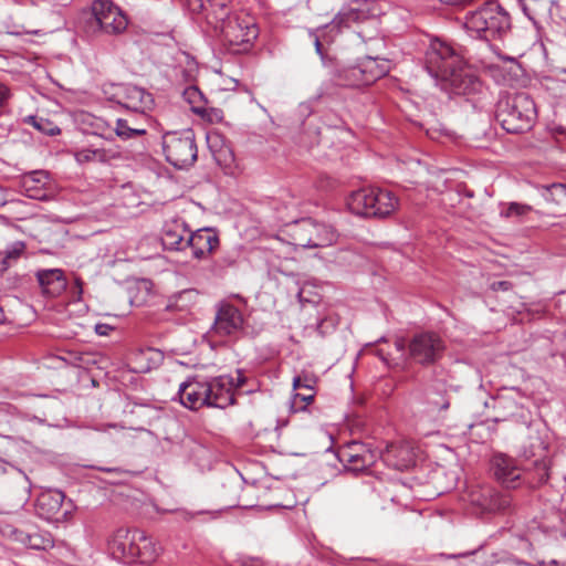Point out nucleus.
<instances>
[{
  "instance_id": "obj_49",
  "label": "nucleus",
  "mask_w": 566,
  "mask_h": 566,
  "mask_svg": "<svg viewBox=\"0 0 566 566\" xmlns=\"http://www.w3.org/2000/svg\"><path fill=\"white\" fill-rule=\"evenodd\" d=\"M113 328L107 325V324H97L95 326V332L101 335V336H105V335H108V332L112 331Z\"/></svg>"
},
{
  "instance_id": "obj_59",
  "label": "nucleus",
  "mask_w": 566,
  "mask_h": 566,
  "mask_svg": "<svg viewBox=\"0 0 566 566\" xmlns=\"http://www.w3.org/2000/svg\"><path fill=\"white\" fill-rule=\"evenodd\" d=\"M335 566H343V564L342 563H337V564H335Z\"/></svg>"
},
{
  "instance_id": "obj_26",
  "label": "nucleus",
  "mask_w": 566,
  "mask_h": 566,
  "mask_svg": "<svg viewBox=\"0 0 566 566\" xmlns=\"http://www.w3.org/2000/svg\"><path fill=\"white\" fill-rule=\"evenodd\" d=\"M115 151L105 148H82L75 153V160L83 165L87 163H102L106 164L109 160L116 158Z\"/></svg>"
},
{
  "instance_id": "obj_40",
  "label": "nucleus",
  "mask_w": 566,
  "mask_h": 566,
  "mask_svg": "<svg viewBox=\"0 0 566 566\" xmlns=\"http://www.w3.org/2000/svg\"><path fill=\"white\" fill-rule=\"evenodd\" d=\"M314 391H310L308 394H295L293 399V406H297L298 401L303 402V406L297 407L300 410H304L307 405H310L314 400Z\"/></svg>"
},
{
  "instance_id": "obj_34",
  "label": "nucleus",
  "mask_w": 566,
  "mask_h": 566,
  "mask_svg": "<svg viewBox=\"0 0 566 566\" xmlns=\"http://www.w3.org/2000/svg\"><path fill=\"white\" fill-rule=\"evenodd\" d=\"M398 454L403 455L402 460H401V462H397L394 465L400 470L408 468L410 465V463L412 462L409 450L405 447H398L396 444H390L387 447L386 454H385L387 457V460H389L390 455H398Z\"/></svg>"
},
{
  "instance_id": "obj_20",
  "label": "nucleus",
  "mask_w": 566,
  "mask_h": 566,
  "mask_svg": "<svg viewBox=\"0 0 566 566\" xmlns=\"http://www.w3.org/2000/svg\"><path fill=\"white\" fill-rule=\"evenodd\" d=\"M36 277L43 293L50 297L61 295L67 285L64 273L60 269L40 270Z\"/></svg>"
},
{
  "instance_id": "obj_1",
  "label": "nucleus",
  "mask_w": 566,
  "mask_h": 566,
  "mask_svg": "<svg viewBox=\"0 0 566 566\" xmlns=\"http://www.w3.org/2000/svg\"><path fill=\"white\" fill-rule=\"evenodd\" d=\"M424 67L448 94L472 96L482 93L483 83L450 44L433 40L424 53Z\"/></svg>"
},
{
  "instance_id": "obj_29",
  "label": "nucleus",
  "mask_w": 566,
  "mask_h": 566,
  "mask_svg": "<svg viewBox=\"0 0 566 566\" xmlns=\"http://www.w3.org/2000/svg\"><path fill=\"white\" fill-rule=\"evenodd\" d=\"M549 469L551 461L545 454L534 460L531 467L525 469L532 475L530 483L533 486L546 483L549 479Z\"/></svg>"
},
{
  "instance_id": "obj_8",
  "label": "nucleus",
  "mask_w": 566,
  "mask_h": 566,
  "mask_svg": "<svg viewBox=\"0 0 566 566\" xmlns=\"http://www.w3.org/2000/svg\"><path fill=\"white\" fill-rule=\"evenodd\" d=\"M224 42L235 53L247 52L256 40L259 29L253 17L235 12L218 25Z\"/></svg>"
},
{
  "instance_id": "obj_48",
  "label": "nucleus",
  "mask_w": 566,
  "mask_h": 566,
  "mask_svg": "<svg viewBox=\"0 0 566 566\" xmlns=\"http://www.w3.org/2000/svg\"><path fill=\"white\" fill-rule=\"evenodd\" d=\"M375 355L380 358L381 361H384L387 366L390 365V354L389 352H386L384 348H376Z\"/></svg>"
},
{
  "instance_id": "obj_15",
  "label": "nucleus",
  "mask_w": 566,
  "mask_h": 566,
  "mask_svg": "<svg viewBox=\"0 0 566 566\" xmlns=\"http://www.w3.org/2000/svg\"><path fill=\"white\" fill-rule=\"evenodd\" d=\"M136 528L118 527L107 541V547L116 559L132 562L136 545Z\"/></svg>"
},
{
  "instance_id": "obj_44",
  "label": "nucleus",
  "mask_w": 566,
  "mask_h": 566,
  "mask_svg": "<svg viewBox=\"0 0 566 566\" xmlns=\"http://www.w3.org/2000/svg\"><path fill=\"white\" fill-rule=\"evenodd\" d=\"M11 95L10 88L0 83V107H2Z\"/></svg>"
},
{
  "instance_id": "obj_4",
  "label": "nucleus",
  "mask_w": 566,
  "mask_h": 566,
  "mask_svg": "<svg viewBox=\"0 0 566 566\" xmlns=\"http://www.w3.org/2000/svg\"><path fill=\"white\" fill-rule=\"evenodd\" d=\"M495 117L507 133L521 134L533 127L537 111L527 92L506 93L497 101Z\"/></svg>"
},
{
  "instance_id": "obj_27",
  "label": "nucleus",
  "mask_w": 566,
  "mask_h": 566,
  "mask_svg": "<svg viewBox=\"0 0 566 566\" xmlns=\"http://www.w3.org/2000/svg\"><path fill=\"white\" fill-rule=\"evenodd\" d=\"M472 503L476 504L484 511H496L505 509L510 501L506 497H499L493 494L491 489H485L480 495L473 493L471 495Z\"/></svg>"
},
{
  "instance_id": "obj_31",
  "label": "nucleus",
  "mask_w": 566,
  "mask_h": 566,
  "mask_svg": "<svg viewBox=\"0 0 566 566\" xmlns=\"http://www.w3.org/2000/svg\"><path fill=\"white\" fill-rule=\"evenodd\" d=\"M146 133L147 129L145 127L130 125L128 118H117L116 120L115 135L123 140L143 136Z\"/></svg>"
},
{
  "instance_id": "obj_36",
  "label": "nucleus",
  "mask_w": 566,
  "mask_h": 566,
  "mask_svg": "<svg viewBox=\"0 0 566 566\" xmlns=\"http://www.w3.org/2000/svg\"><path fill=\"white\" fill-rule=\"evenodd\" d=\"M202 109L203 112L197 113V115L210 123H218L223 118V112L220 108L209 106L208 103Z\"/></svg>"
},
{
  "instance_id": "obj_38",
  "label": "nucleus",
  "mask_w": 566,
  "mask_h": 566,
  "mask_svg": "<svg viewBox=\"0 0 566 566\" xmlns=\"http://www.w3.org/2000/svg\"><path fill=\"white\" fill-rule=\"evenodd\" d=\"M373 449H370L369 447H367L365 443L363 442H358V441H353L350 443H348L342 451H340V459L342 458H346L348 457L349 452L350 454H361L364 452H367V451H371Z\"/></svg>"
},
{
  "instance_id": "obj_37",
  "label": "nucleus",
  "mask_w": 566,
  "mask_h": 566,
  "mask_svg": "<svg viewBox=\"0 0 566 566\" xmlns=\"http://www.w3.org/2000/svg\"><path fill=\"white\" fill-rule=\"evenodd\" d=\"M221 377H226L228 379H230L231 381V385H230V388H229V394L232 396V398L235 400V397H234V391L238 390V389H242L247 382V377L244 376V374L242 373V370H237V374H235V377L233 376H227V375H222Z\"/></svg>"
},
{
  "instance_id": "obj_51",
  "label": "nucleus",
  "mask_w": 566,
  "mask_h": 566,
  "mask_svg": "<svg viewBox=\"0 0 566 566\" xmlns=\"http://www.w3.org/2000/svg\"><path fill=\"white\" fill-rule=\"evenodd\" d=\"M326 325H328V326H331L332 328H334V327H335V325H336V321H335L334 318H326V319H323V321L318 324V329H319V332H321V333H325V332L323 331V328H324Z\"/></svg>"
},
{
  "instance_id": "obj_46",
  "label": "nucleus",
  "mask_w": 566,
  "mask_h": 566,
  "mask_svg": "<svg viewBox=\"0 0 566 566\" xmlns=\"http://www.w3.org/2000/svg\"><path fill=\"white\" fill-rule=\"evenodd\" d=\"M73 294L77 301L81 300L83 294V282L80 277L75 279L74 286H73Z\"/></svg>"
},
{
  "instance_id": "obj_2",
  "label": "nucleus",
  "mask_w": 566,
  "mask_h": 566,
  "mask_svg": "<svg viewBox=\"0 0 566 566\" xmlns=\"http://www.w3.org/2000/svg\"><path fill=\"white\" fill-rule=\"evenodd\" d=\"M231 380L226 377H189L180 384L178 396L180 403L190 410L202 407L224 409L234 405L229 394Z\"/></svg>"
},
{
  "instance_id": "obj_6",
  "label": "nucleus",
  "mask_w": 566,
  "mask_h": 566,
  "mask_svg": "<svg viewBox=\"0 0 566 566\" xmlns=\"http://www.w3.org/2000/svg\"><path fill=\"white\" fill-rule=\"evenodd\" d=\"M287 234L292 244L304 249L331 247L338 239V233L333 226L312 218L294 220L289 224Z\"/></svg>"
},
{
  "instance_id": "obj_17",
  "label": "nucleus",
  "mask_w": 566,
  "mask_h": 566,
  "mask_svg": "<svg viewBox=\"0 0 566 566\" xmlns=\"http://www.w3.org/2000/svg\"><path fill=\"white\" fill-rule=\"evenodd\" d=\"M219 245V237L213 229L202 228L189 232L187 248H190L196 259H203Z\"/></svg>"
},
{
  "instance_id": "obj_35",
  "label": "nucleus",
  "mask_w": 566,
  "mask_h": 566,
  "mask_svg": "<svg viewBox=\"0 0 566 566\" xmlns=\"http://www.w3.org/2000/svg\"><path fill=\"white\" fill-rule=\"evenodd\" d=\"M532 207L524 203L511 202L505 209L501 210V216L505 218L522 217L528 213Z\"/></svg>"
},
{
  "instance_id": "obj_33",
  "label": "nucleus",
  "mask_w": 566,
  "mask_h": 566,
  "mask_svg": "<svg viewBox=\"0 0 566 566\" xmlns=\"http://www.w3.org/2000/svg\"><path fill=\"white\" fill-rule=\"evenodd\" d=\"M182 97L190 105L195 114L203 112L202 107L207 104V99L197 86L186 87L182 92Z\"/></svg>"
},
{
  "instance_id": "obj_16",
  "label": "nucleus",
  "mask_w": 566,
  "mask_h": 566,
  "mask_svg": "<svg viewBox=\"0 0 566 566\" xmlns=\"http://www.w3.org/2000/svg\"><path fill=\"white\" fill-rule=\"evenodd\" d=\"M190 229L182 219H172L165 222L161 231V243L166 250L184 251Z\"/></svg>"
},
{
  "instance_id": "obj_11",
  "label": "nucleus",
  "mask_w": 566,
  "mask_h": 566,
  "mask_svg": "<svg viewBox=\"0 0 566 566\" xmlns=\"http://www.w3.org/2000/svg\"><path fill=\"white\" fill-rule=\"evenodd\" d=\"M491 471L494 479L506 489H515L521 484L522 469L516 464L515 459L504 453L492 457Z\"/></svg>"
},
{
  "instance_id": "obj_53",
  "label": "nucleus",
  "mask_w": 566,
  "mask_h": 566,
  "mask_svg": "<svg viewBox=\"0 0 566 566\" xmlns=\"http://www.w3.org/2000/svg\"><path fill=\"white\" fill-rule=\"evenodd\" d=\"M192 295H193V291H192V290H185V291H182V292L178 293V294L176 295V298H177V301H178L179 298L190 297V296H192Z\"/></svg>"
},
{
  "instance_id": "obj_56",
  "label": "nucleus",
  "mask_w": 566,
  "mask_h": 566,
  "mask_svg": "<svg viewBox=\"0 0 566 566\" xmlns=\"http://www.w3.org/2000/svg\"><path fill=\"white\" fill-rule=\"evenodd\" d=\"M552 188H554V189H562V185H552Z\"/></svg>"
},
{
  "instance_id": "obj_25",
  "label": "nucleus",
  "mask_w": 566,
  "mask_h": 566,
  "mask_svg": "<svg viewBox=\"0 0 566 566\" xmlns=\"http://www.w3.org/2000/svg\"><path fill=\"white\" fill-rule=\"evenodd\" d=\"M14 539L27 547L38 551H45L54 546L53 538L50 533H25L23 531L14 532Z\"/></svg>"
},
{
  "instance_id": "obj_13",
  "label": "nucleus",
  "mask_w": 566,
  "mask_h": 566,
  "mask_svg": "<svg viewBox=\"0 0 566 566\" xmlns=\"http://www.w3.org/2000/svg\"><path fill=\"white\" fill-rule=\"evenodd\" d=\"M116 102L123 107L140 114H146L154 107L153 94L136 85H120Z\"/></svg>"
},
{
  "instance_id": "obj_5",
  "label": "nucleus",
  "mask_w": 566,
  "mask_h": 566,
  "mask_svg": "<svg viewBox=\"0 0 566 566\" xmlns=\"http://www.w3.org/2000/svg\"><path fill=\"white\" fill-rule=\"evenodd\" d=\"M399 200L387 189L369 187L358 189L347 199L348 209L357 216L386 218L398 208Z\"/></svg>"
},
{
  "instance_id": "obj_47",
  "label": "nucleus",
  "mask_w": 566,
  "mask_h": 566,
  "mask_svg": "<svg viewBox=\"0 0 566 566\" xmlns=\"http://www.w3.org/2000/svg\"><path fill=\"white\" fill-rule=\"evenodd\" d=\"M440 1L446 4L465 7V6L473 4V3L478 2L479 0H440Z\"/></svg>"
},
{
  "instance_id": "obj_30",
  "label": "nucleus",
  "mask_w": 566,
  "mask_h": 566,
  "mask_svg": "<svg viewBox=\"0 0 566 566\" xmlns=\"http://www.w3.org/2000/svg\"><path fill=\"white\" fill-rule=\"evenodd\" d=\"M25 244L22 241H15L7 247L4 251L0 250V273H4L24 252Z\"/></svg>"
},
{
  "instance_id": "obj_14",
  "label": "nucleus",
  "mask_w": 566,
  "mask_h": 566,
  "mask_svg": "<svg viewBox=\"0 0 566 566\" xmlns=\"http://www.w3.org/2000/svg\"><path fill=\"white\" fill-rule=\"evenodd\" d=\"M368 2L361 0H355L350 6L343 8L333 21L325 25L322 31L326 30L340 32L345 28H349L353 23L363 22L368 18Z\"/></svg>"
},
{
  "instance_id": "obj_58",
  "label": "nucleus",
  "mask_w": 566,
  "mask_h": 566,
  "mask_svg": "<svg viewBox=\"0 0 566 566\" xmlns=\"http://www.w3.org/2000/svg\"><path fill=\"white\" fill-rule=\"evenodd\" d=\"M541 449H542V451L544 452V451H545V449H546V447H544V446H542V444H541Z\"/></svg>"
},
{
  "instance_id": "obj_57",
  "label": "nucleus",
  "mask_w": 566,
  "mask_h": 566,
  "mask_svg": "<svg viewBox=\"0 0 566 566\" xmlns=\"http://www.w3.org/2000/svg\"><path fill=\"white\" fill-rule=\"evenodd\" d=\"M185 305H186V304H181V305H179V303H176V306H178V307H182V306H185Z\"/></svg>"
},
{
  "instance_id": "obj_22",
  "label": "nucleus",
  "mask_w": 566,
  "mask_h": 566,
  "mask_svg": "<svg viewBox=\"0 0 566 566\" xmlns=\"http://www.w3.org/2000/svg\"><path fill=\"white\" fill-rule=\"evenodd\" d=\"M49 174L44 170H35L27 174L22 180L25 195L34 200L45 201L49 199L45 186L49 184Z\"/></svg>"
},
{
  "instance_id": "obj_39",
  "label": "nucleus",
  "mask_w": 566,
  "mask_h": 566,
  "mask_svg": "<svg viewBox=\"0 0 566 566\" xmlns=\"http://www.w3.org/2000/svg\"><path fill=\"white\" fill-rule=\"evenodd\" d=\"M235 263H237L235 256L231 253H228V254L222 255L221 258L216 260L214 268L224 270V269L234 266Z\"/></svg>"
},
{
  "instance_id": "obj_50",
  "label": "nucleus",
  "mask_w": 566,
  "mask_h": 566,
  "mask_svg": "<svg viewBox=\"0 0 566 566\" xmlns=\"http://www.w3.org/2000/svg\"><path fill=\"white\" fill-rule=\"evenodd\" d=\"M511 283L507 282V281H499V282H494L492 284V289L493 290H503V291H507L510 287H511Z\"/></svg>"
},
{
  "instance_id": "obj_28",
  "label": "nucleus",
  "mask_w": 566,
  "mask_h": 566,
  "mask_svg": "<svg viewBox=\"0 0 566 566\" xmlns=\"http://www.w3.org/2000/svg\"><path fill=\"white\" fill-rule=\"evenodd\" d=\"M379 455L380 453L377 450H371L364 452L359 455L349 453L348 457L342 458L340 461L346 463L347 470L354 472H361L370 468L376 462Z\"/></svg>"
},
{
  "instance_id": "obj_18",
  "label": "nucleus",
  "mask_w": 566,
  "mask_h": 566,
  "mask_svg": "<svg viewBox=\"0 0 566 566\" xmlns=\"http://www.w3.org/2000/svg\"><path fill=\"white\" fill-rule=\"evenodd\" d=\"M78 128L87 135L99 136L105 139H113V129L107 120L87 112L76 115Z\"/></svg>"
},
{
  "instance_id": "obj_43",
  "label": "nucleus",
  "mask_w": 566,
  "mask_h": 566,
  "mask_svg": "<svg viewBox=\"0 0 566 566\" xmlns=\"http://www.w3.org/2000/svg\"><path fill=\"white\" fill-rule=\"evenodd\" d=\"M239 566H264V564L256 557H243L239 560Z\"/></svg>"
},
{
  "instance_id": "obj_55",
  "label": "nucleus",
  "mask_w": 566,
  "mask_h": 566,
  "mask_svg": "<svg viewBox=\"0 0 566 566\" xmlns=\"http://www.w3.org/2000/svg\"><path fill=\"white\" fill-rule=\"evenodd\" d=\"M101 470L104 472H113L114 471V469H108V468H102Z\"/></svg>"
},
{
  "instance_id": "obj_12",
  "label": "nucleus",
  "mask_w": 566,
  "mask_h": 566,
  "mask_svg": "<svg viewBox=\"0 0 566 566\" xmlns=\"http://www.w3.org/2000/svg\"><path fill=\"white\" fill-rule=\"evenodd\" d=\"M243 323V315L238 307L230 303H221L212 329L218 336H237L242 332Z\"/></svg>"
},
{
  "instance_id": "obj_41",
  "label": "nucleus",
  "mask_w": 566,
  "mask_h": 566,
  "mask_svg": "<svg viewBox=\"0 0 566 566\" xmlns=\"http://www.w3.org/2000/svg\"><path fill=\"white\" fill-rule=\"evenodd\" d=\"M314 45H315L316 53L321 56L324 66L327 69L331 65V63H333V62L325 57L324 52H323V44L319 40V36L316 34H314Z\"/></svg>"
},
{
  "instance_id": "obj_9",
  "label": "nucleus",
  "mask_w": 566,
  "mask_h": 566,
  "mask_svg": "<svg viewBox=\"0 0 566 566\" xmlns=\"http://www.w3.org/2000/svg\"><path fill=\"white\" fill-rule=\"evenodd\" d=\"M163 150L166 160L174 167L184 169L192 166L198 156L195 132L184 129L166 133L163 136Z\"/></svg>"
},
{
  "instance_id": "obj_54",
  "label": "nucleus",
  "mask_w": 566,
  "mask_h": 566,
  "mask_svg": "<svg viewBox=\"0 0 566 566\" xmlns=\"http://www.w3.org/2000/svg\"><path fill=\"white\" fill-rule=\"evenodd\" d=\"M303 384H311L314 387L315 380L306 376L303 379Z\"/></svg>"
},
{
  "instance_id": "obj_45",
  "label": "nucleus",
  "mask_w": 566,
  "mask_h": 566,
  "mask_svg": "<svg viewBox=\"0 0 566 566\" xmlns=\"http://www.w3.org/2000/svg\"><path fill=\"white\" fill-rule=\"evenodd\" d=\"M293 388L294 389H306L308 391L313 390V386L311 384H303V379L301 376H296L293 379Z\"/></svg>"
},
{
  "instance_id": "obj_23",
  "label": "nucleus",
  "mask_w": 566,
  "mask_h": 566,
  "mask_svg": "<svg viewBox=\"0 0 566 566\" xmlns=\"http://www.w3.org/2000/svg\"><path fill=\"white\" fill-rule=\"evenodd\" d=\"M135 536L136 545L132 562L138 560L140 564L155 562L160 554V547L140 530H135Z\"/></svg>"
},
{
  "instance_id": "obj_10",
  "label": "nucleus",
  "mask_w": 566,
  "mask_h": 566,
  "mask_svg": "<svg viewBox=\"0 0 566 566\" xmlns=\"http://www.w3.org/2000/svg\"><path fill=\"white\" fill-rule=\"evenodd\" d=\"M92 13L99 30L106 34H120L127 25L126 14L112 0H94Z\"/></svg>"
},
{
  "instance_id": "obj_52",
  "label": "nucleus",
  "mask_w": 566,
  "mask_h": 566,
  "mask_svg": "<svg viewBox=\"0 0 566 566\" xmlns=\"http://www.w3.org/2000/svg\"><path fill=\"white\" fill-rule=\"evenodd\" d=\"M506 405H513V406H515V403H514L513 401L507 400V399H505V398H499V399L496 400V407H497V408H505V407H506Z\"/></svg>"
},
{
  "instance_id": "obj_21",
  "label": "nucleus",
  "mask_w": 566,
  "mask_h": 566,
  "mask_svg": "<svg viewBox=\"0 0 566 566\" xmlns=\"http://www.w3.org/2000/svg\"><path fill=\"white\" fill-rule=\"evenodd\" d=\"M200 9L205 13L207 22L218 29V25L234 12L231 8V0H199Z\"/></svg>"
},
{
  "instance_id": "obj_42",
  "label": "nucleus",
  "mask_w": 566,
  "mask_h": 566,
  "mask_svg": "<svg viewBox=\"0 0 566 566\" xmlns=\"http://www.w3.org/2000/svg\"><path fill=\"white\" fill-rule=\"evenodd\" d=\"M496 566H533V565H531L530 563L510 557L507 559L499 562Z\"/></svg>"
},
{
  "instance_id": "obj_3",
  "label": "nucleus",
  "mask_w": 566,
  "mask_h": 566,
  "mask_svg": "<svg viewBox=\"0 0 566 566\" xmlns=\"http://www.w3.org/2000/svg\"><path fill=\"white\" fill-rule=\"evenodd\" d=\"M390 70L389 61L365 56L355 65L331 63L327 67L328 83H325L326 92L329 86L361 87L375 83L385 76Z\"/></svg>"
},
{
  "instance_id": "obj_19",
  "label": "nucleus",
  "mask_w": 566,
  "mask_h": 566,
  "mask_svg": "<svg viewBox=\"0 0 566 566\" xmlns=\"http://www.w3.org/2000/svg\"><path fill=\"white\" fill-rule=\"evenodd\" d=\"M63 501L64 493L59 490L43 492L36 499L35 512L41 518L52 521L61 511Z\"/></svg>"
},
{
  "instance_id": "obj_7",
  "label": "nucleus",
  "mask_w": 566,
  "mask_h": 566,
  "mask_svg": "<svg viewBox=\"0 0 566 566\" xmlns=\"http://www.w3.org/2000/svg\"><path fill=\"white\" fill-rule=\"evenodd\" d=\"M395 347L401 354L407 349L408 358L421 366L434 365L446 352L444 340L433 332L417 333L408 343L397 339Z\"/></svg>"
},
{
  "instance_id": "obj_24",
  "label": "nucleus",
  "mask_w": 566,
  "mask_h": 566,
  "mask_svg": "<svg viewBox=\"0 0 566 566\" xmlns=\"http://www.w3.org/2000/svg\"><path fill=\"white\" fill-rule=\"evenodd\" d=\"M427 403L431 410L447 411L450 407L448 386L443 379L436 378L427 391Z\"/></svg>"
},
{
  "instance_id": "obj_32",
  "label": "nucleus",
  "mask_w": 566,
  "mask_h": 566,
  "mask_svg": "<svg viewBox=\"0 0 566 566\" xmlns=\"http://www.w3.org/2000/svg\"><path fill=\"white\" fill-rule=\"evenodd\" d=\"M22 122L31 125L40 133L48 135V136H56L61 133V129L59 128L57 125H55L52 120L44 118V117L29 115V116H25L22 119Z\"/></svg>"
}]
</instances>
